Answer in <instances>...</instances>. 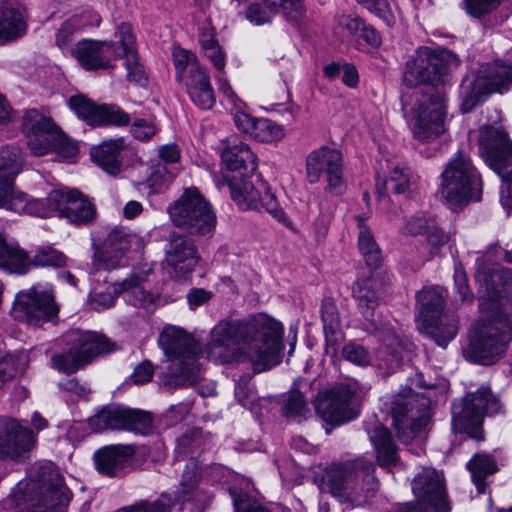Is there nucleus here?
Listing matches in <instances>:
<instances>
[{"label":"nucleus","instance_id":"423d86ee","mask_svg":"<svg viewBox=\"0 0 512 512\" xmlns=\"http://www.w3.org/2000/svg\"><path fill=\"white\" fill-rule=\"evenodd\" d=\"M167 214L173 226L189 236L210 238L215 232L216 214L197 188H185L179 198L167 207Z\"/></svg>","mask_w":512,"mask_h":512},{"label":"nucleus","instance_id":"bb28decb","mask_svg":"<svg viewBox=\"0 0 512 512\" xmlns=\"http://www.w3.org/2000/svg\"><path fill=\"white\" fill-rule=\"evenodd\" d=\"M133 246L139 247V237L124 229H114L107 236L103 251L96 258V266L113 269L121 265L123 255Z\"/></svg>","mask_w":512,"mask_h":512},{"label":"nucleus","instance_id":"6e6d98bb","mask_svg":"<svg viewBox=\"0 0 512 512\" xmlns=\"http://www.w3.org/2000/svg\"><path fill=\"white\" fill-rule=\"evenodd\" d=\"M283 415L286 417L306 418L310 412L304 397L299 391H291L283 401Z\"/></svg>","mask_w":512,"mask_h":512},{"label":"nucleus","instance_id":"58836bf2","mask_svg":"<svg viewBox=\"0 0 512 512\" xmlns=\"http://www.w3.org/2000/svg\"><path fill=\"white\" fill-rule=\"evenodd\" d=\"M370 439L376 449L377 461L380 465L388 466L397 461V448L386 427L376 424L370 432Z\"/></svg>","mask_w":512,"mask_h":512},{"label":"nucleus","instance_id":"052dcab7","mask_svg":"<svg viewBox=\"0 0 512 512\" xmlns=\"http://www.w3.org/2000/svg\"><path fill=\"white\" fill-rule=\"evenodd\" d=\"M342 356L345 360L362 367L368 366L372 361V357L367 349L356 343L345 345L342 350Z\"/></svg>","mask_w":512,"mask_h":512},{"label":"nucleus","instance_id":"f257e3e1","mask_svg":"<svg viewBox=\"0 0 512 512\" xmlns=\"http://www.w3.org/2000/svg\"><path fill=\"white\" fill-rule=\"evenodd\" d=\"M283 333V325L266 314L246 321H221L210 333L207 355L219 363L245 357L260 373L280 363Z\"/></svg>","mask_w":512,"mask_h":512},{"label":"nucleus","instance_id":"f03ea898","mask_svg":"<svg viewBox=\"0 0 512 512\" xmlns=\"http://www.w3.org/2000/svg\"><path fill=\"white\" fill-rule=\"evenodd\" d=\"M23 164V155L18 147L0 148V207L42 218L58 215L76 225L88 224L95 219L94 204L76 189H57L51 191L46 199L29 200L27 194L14 186Z\"/></svg>","mask_w":512,"mask_h":512},{"label":"nucleus","instance_id":"9b49d317","mask_svg":"<svg viewBox=\"0 0 512 512\" xmlns=\"http://www.w3.org/2000/svg\"><path fill=\"white\" fill-rule=\"evenodd\" d=\"M501 410L498 398L489 387L481 386L476 392L467 394L461 401L453 403L452 426L456 432L467 433L471 438L482 440V421L485 414H496Z\"/></svg>","mask_w":512,"mask_h":512},{"label":"nucleus","instance_id":"bf43d9fd","mask_svg":"<svg viewBox=\"0 0 512 512\" xmlns=\"http://www.w3.org/2000/svg\"><path fill=\"white\" fill-rule=\"evenodd\" d=\"M424 237L431 256L438 255L441 248L450 241V235L439 226L438 222L435 223L434 228L427 231Z\"/></svg>","mask_w":512,"mask_h":512},{"label":"nucleus","instance_id":"338daca9","mask_svg":"<svg viewBox=\"0 0 512 512\" xmlns=\"http://www.w3.org/2000/svg\"><path fill=\"white\" fill-rule=\"evenodd\" d=\"M76 19L71 18L64 22L59 29L56 37V41L59 47L65 48L71 42V36L77 28Z\"/></svg>","mask_w":512,"mask_h":512},{"label":"nucleus","instance_id":"5701e85b","mask_svg":"<svg viewBox=\"0 0 512 512\" xmlns=\"http://www.w3.org/2000/svg\"><path fill=\"white\" fill-rule=\"evenodd\" d=\"M412 491L416 498L435 512L452 509L443 481L435 470L424 469L413 479Z\"/></svg>","mask_w":512,"mask_h":512},{"label":"nucleus","instance_id":"69168bd1","mask_svg":"<svg viewBox=\"0 0 512 512\" xmlns=\"http://www.w3.org/2000/svg\"><path fill=\"white\" fill-rule=\"evenodd\" d=\"M265 208L267 212L272 214L280 221H284L286 216L282 209L279 208L278 202L271 191H265L264 195L260 194V208Z\"/></svg>","mask_w":512,"mask_h":512},{"label":"nucleus","instance_id":"774afa93","mask_svg":"<svg viewBox=\"0 0 512 512\" xmlns=\"http://www.w3.org/2000/svg\"><path fill=\"white\" fill-rule=\"evenodd\" d=\"M203 53L218 71L224 70L226 57L219 43L203 49Z\"/></svg>","mask_w":512,"mask_h":512},{"label":"nucleus","instance_id":"39448f33","mask_svg":"<svg viewBox=\"0 0 512 512\" xmlns=\"http://www.w3.org/2000/svg\"><path fill=\"white\" fill-rule=\"evenodd\" d=\"M481 312L485 319L475 325L464 353L471 362L489 365L506 351L512 339V304L502 301L497 304V312Z\"/></svg>","mask_w":512,"mask_h":512},{"label":"nucleus","instance_id":"aec40b11","mask_svg":"<svg viewBox=\"0 0 512 512\" xmlns=\"http://www.w3.org/2000/svg\"><path fill=\"white\" fill-rule=\"evenodd\" d=\"M70 108L90 126H126L131 117L117 105H96L84 96L69 99Z\"/></svg>","mask_w":512,"mask_h":512},{"label":"nucleus","instance_id":"2f4dec72","mask_svg":"<svg viewBox=\"0 0 512 512\" xmlns=\"http://www.w3.org/2000/svg\"><path fill=\"white\" fill-rule=\"evenodd\" d=\"M25 28L23 8L18 0L0 1V44L20 37Z\"/></svg>","mask_w":512,"mask_h":512},{"label":"nucleus","instance_id":"c03bdc74","mask_svg":"<svg viewBox=\"0 0 512 512\" xmlns=\"http://www.w3.org/2000/svg\"><path fill=\"white\" fill-rule=\"evenodd\" d=\"M403 346L398 337H393L390 343H386L377 353V367L390 374L398 369L403 361Z\"/></svg>","mask_w":512,"mask_h":512},{"label":"nucleus","instance_id":"f3484780","mask_svg":"<svg viewBox=\"0 0 512 512\" xmlns=\"http://www.w3.org/2000/svg\"><path fill=\"white\" fill-rule=\"evenodd\" d=\"M445 98L438 91L422 95L413 115V136L420 141H431L446 131Z\"/></svg>","mask_w":512,"mask_h":512},{"label":"nucleus","instance_id":"09e8293b","mask_svg":"<svg viewBox=\"0 0 512 512\" xmlns=\"http://www.w3.org/2000/svg\"><path fill=\"white\" fill-rule=\"evenodd\" d=\"M22 127L26 135L59 129L50 118L44 116L36 109L26 110L23 116Z\"/></svg>","mask_w":512,"mask_h":512},{"label":"nucleus","instance_id":"a878e982","mask_svg":"<svg viewBox=\"0 0 512 512\" xmlns=\"http://www.w3.org/2000/svg\"><path fill=\"white\" fill-rule=\"evenodd\" d=\"M73 55L86 70L109 68L112 56H121L114 43L90 39L79 41Z\"/></svg>","mask_w":512,"mask_h":512},{"label":"nucleus","instance_id":"7ed1b4c3","mask_svg":"<svg viewBox=\"0 0 512 512\" xmlns=\"http://www.w3.org/2000/svg\"><path fill=\"white\" fill-rule=\"evenodd\" d=\"M159 345L169 362L158 378L168 390L191 386L201 380L200 347L185 330L166 326L159 336Z\"/></svg>","mask_w":512,"mask_h":512},{"label":"nucleus","instance_id":"3c124183","mask_svg":"<svg viewBox=\"0 0 512 512\" xmlns=\"http://www.w3.org/2000/svg\"><path fill=\"white\" fill-rule=\"evenodd\" d=\"M67 263V257L61 251L52 246L39 247L31 258V266L37 267H62Z\"/></svg>","mask_w":512,"mask_h":512},{"label":"nucleus","instance_id":"79ce46f5","mask_svg":"<svg viewBox=\"0 0 512 512\" xmlns=\"http://www.w3.org/2000/svg\"><path fill=\"white\" fill-rule=\"evenodd\" d=\"M119 287L124 293L125 300L133 306L142 307L147 311H152L155 308V296L144 288L138 277L124 280Z\"/></svg>","mask_w":512,"mask_h":512},{"label":"nucleus","instance_id":"8fccbe9b","mask_svg":"<svg viewBox=\"0 0 512 512\" xmlns=\"http://www.w3.org/2000/svg\"><path fill=\"white\" fill-rule=\"evenodd\" d=\"M250 136L259 142L268 143L282 139L284 130L270 119L257 118Z\"/></svg>","mask_w":512,"mask_h":512},{"label":"nucleus","instance_id":"864d4df0","mask_svg":"<svg viewBox=\"0 0 512 512\" xmlns=\"http://www.w3.org/2000/svg\"><path fill=\"white\" fill-rule=\"evenodd\" d=\"M118 292H121L119 284H108L102 288H94L89 296L91 307L98 311L110 308L113 306Z\"/></svg>","mask_w":512,"mask_h":512},{"label":"nucleus","instance_id":"ea45409f","mask_svg":"<svg viewBox=\"0 0 512 512\" xmlns=\"http://www.w3.org/2000/svg\"><path fill=\"white\" fill-rule=\"evenodd\" d=\"M70 501V492L63 480L56 475L48 485L43 486V497L39 499L38 506L49 510L67 508Z\"/></svg>","mask_w":512,"mask_h":512},{"label":"nucleus","instance_id":"e2e57ef3","mask_svg":"<svg viewBox=\"0 0 512 512\" xmlns=\"http://www.w3.org/2000/svg\"><path fill=\"white\" fill-rule=\"evenodd\" d=\"M502 0H465L466 10L473 17H481L496 9Z\"/></svg>","mask_w":512,"mask_h":512},{"label":"nucleus","instance_id":"4c0bfd02","mask_svg":"<svg viewBox=\"0 0 512 512\" xmlns=\"http://www.w3.org/2000/svg\"><path fill=\"white\" fill-rule=\"evenodd\" d=\"M246 178L241 176L228 181L231 197L243 210H258L260 209V192Z\"/></svg>","mask_w":512,"mask_h":512},{"label":"nucleus","instance_id":"72a5a7b5","mask_svg":"<svg viewBox=\"0 0 512 512\" xmlns=\"http://www.w3.org/2000/svg\"><path fill=\"white\" fill-rule=\"evenodd\" d=\"M321 319L326 341V353L336 355L338 345L343 340L341 332V320L335 302L331 298H325L321 305Z\"/></svg>","mask_w":512,"mask_h":512},{"label":"nucleus","instance_id":"4468645a","mask_svg":"<svg viewBox=\"0 0 512 512\" xmlns=\"http://www.w3.org/2000/svg\"><path fill=\"white\" fill-rule=\"evenodd\" d=\"M479 150L487 163L504 181L510 182L507 196H502V204L512 207V176L503 174L504 170L512 165V142L507 134L499 128L485 126L480 130Z\"/></svg>","mask_w":512,"mask_h":512},{"label":"nucleus","instance_id":"a19ab883","mask_svg":"<svg viewBox=\"0 0 512 512\" xmlns=\"http://www.w3.org/2000/svg\"><path fill=\"white\" fill-rule=\"evenodd\" d=\"M359 235H358V247L361 254L364 257L366 264L371 268H378L382 264V254L375 238L369 229L364 224L365 218L357 216Z\"/></svg>","mask_w":512,"mask_h":512},{"label":"nucleus","instance_id":"1a4fd4ad","mask_svg":"<svg viewBox=\"0 0 512 512\" xmlns=\"http://www.w3.org/2000/svg\"><path fill=\"white\" fill-rule=\"evenodd\" d=\"M201 480L200 467L195 459L186 464L180 481V495L172 497L163 493L155 501L141 500L132 505L119 509L118 512H166L184 510L185 501H195L199 508L205 509L212 500V495L198 489Z\"/></svg>","mask_w":512,"mask_h":512},{"label":"nucleus","instance_id":"7c9ffc66","mask_svg":"<svg viewBox=\"0 0 512 512\" xmlns=\"http://www.w3.org/2000/svg\"><path fill=\"white\" fill-rule=\"evenodd\" d=\"M28 146L35 156H43L51 151L63 153L66 157L74 156L78 148L75 143L62 133L60 129H52L43 133L27 135Z\"/></svg>","mask_w":512,"mask_h":512},{"label":"nucleus","instance_id":"37998d69","mask_svg":"<svg viewBox=\"0 0 512 512\" xmlns=\"http://www.w3.org/2000/svg\"><path fill=\"white\" fill-rule=\"evenodd\" d=\"M467 468L471 473L472 480L479 493L484 492L485 479L497 471L495 460L487 453H477L467 463Z\"/></svg>","mask_w":512,"mask_h":512},{"label":"nucleus","instance_id":"473e14b6","mask_svg":"<svg viewBox=\"0 0 512 512\" xmlns=\"http://www.w3.org/2000/svg\"><path fill=\"white\" fill-rule=\"evenodd\" d=\"M187 94L191 101L200 109H211L216 101L215 92L210 82V77L204 69L192 71L183 81Z\"/></svg>","mask_w":512,"mask_h":512},{"label":"nucleus","instance_id":"2eb2a0df","mask_svg":"<svg viewBox=\"0 0 512 512\" xmlns=\"http://www.w3.org/2000/svg\"><path fill=\"white\" fill-rule=\"evenodd\" d=\"M150 413L125 406H106L88 419L94 432L124 430L135 434H148L152 429Z\"/></svg>","mask_w":512,"mask_h":512},{"label":"nucleus","instance_id":"b1692460","mask_svg":"<svg viewBox=\"0 0 512 512\" xmlns=\"http://www.w3.org/2000/svg\"><path fill=\"white\" fill-rule=\"evenodd\" d=\"M34 442L31 429L22 426L16 419L0 417V458H23Z\"/></svg>","mask_w":512,"mask_h":512},{"label":"nucleus","instance_id":"5fc2aeb1","mask_svg":"<svg viewBox=\"0 0 512 512\" xmlns=\"http://www.w3.org/2000/svg\"><path fill=\"white\" fill-rule=\"evenodd\" d=\"M436 222L435 217L427 213H417L406 220L402 232L410 236H425L429 229L434 228Z\"/></svg>","mask_w":512,"mask_h":512},{"label":"nucleus","instance_id":"4d7b16f0","mask_svg":"<svg viewBox=\"0 0 512 512\" xmlns=\"http://www.w3.org/2000/svg\"><path fill=\"white\" fill-rule=\"evenodd\" d=\"M230 495L233 500L235 512H267L257 499L240 489L231 488Z\"/></svg>","mask_w":512,"mask_h":512},{"label":"nucleus","instance_id":"f8f14e48","mask_svg":"<svg viewBox=\"0 0 512 512\" xmlns=\"http://www.w3.org/2000/svg\"><path fill=\"white\" fill-rule=\"evenodd\" d=\"M393 425L399 440L410 443L427 426L430 420L429 400L423 394L404 388L391 404Z\"/></svg>","mask_w":512,"mask_h":512},{"label":"nucleus","instance_id":"393cba45","mask_svg":"<svg viewBox=\"0 0 512 512\" xmlns=\"http://www.w3.org/2000/svg\"><path fill=\"white\" fill-rule=\"evenodd\" d=\"M64 341L76 351L85 365L101 354L116 350L114 342L91 331L70 330L65 334Z\"/></svg>","mask_w":512,"mask_h":512},{"label":"nucleus","instance_id":"dca6fc26","mask_svg":"<svg viewBox=\"0 0 512 512\" xmlns=\"http://www.w3.org/2000/svg\"><path fill=\"white\" fill-rule=\"evenodd\" d=\"M326 175L327 188L333 195H341L346 190L343 173L342 153L334 148L322 146L311 151L306 158V177L310 184L319 182Z\"/></svg>","mask_w":512,"mask_h":512},{"label":"nucleus","instance_id":"9d476101","mask_svg":"<svg viewBox=\"0 0 512 512\" xmlns=\"http://www.w3.org/2000/svg\"><path fill=\"white\" fill-rule=\"evenodd\" d=\"M511 85L512 65L502 61L481 65L476 75L465 77L460 84L461 110L470 112L486 95L502 93Z\"/></svg>","mask_w":512,"mask_h":512},{"label":"nucleus","instance_id":"a18cd8bd","mask_svg":"<svg viewBox=\"0 0 512 512\" xmlns=\"http://www.w3.org/2000/svg\"><path fill=\"white\" fill-rule=\"evenodd\" d=\"M411 174L409 169L394 167L390 176L383 182L382 187L377 186L379 196H385L387 193L396 195L404 194L410 187Z\"/></svg>","mask_w":512,"mask_h":512},{"label":"nucleus","instance_id":"4be33fe9","mask_svg":"<svg viewBox=\"0 0 512 512\" xmlns=\"http://www.w3.org/2000/svg\"><path fill=\"white\" fill-rule=\"evenodd\" d=\"M168 241L165 258L168 273L178 279L184 278L195 269L200 260L196 245L187 235L177 232L171 233Z\"/></svg>","mask_w":512,"mask_h":512},{"label":"nucleus","instance_id":"c9c22d12","mask_svg":"<svg viewBox=\"0 0 512 512\" xmlns=\"http://www.w3.org/2000/svg\"><path fill=\"white\" fill-rule=\"evenodd\" d=\"M379 281L373 275L359 278L353 285V297L358 303V308L365 318L373 316L375 308L378 306Z\"/></svg>","mask_w":512,"mask_h":512},{"label":"nucleus","instance_id":"49530a36","mask_svg":"<svg viewBox=\"0 0 512 512\" xmlns=\"http://www.w3.org/2000/svg\"><path fill=\"white\" fill-rule=\"evenodd\" d=\"M173 62L176 70V78L179 82L183 81L192 71L203 69L195 54L181 47H174L172 51Z\"/></svg>","mask_w":512,"mask_h":512},{"label":"nucleus","instance_id":"13d9d810","mask_svg":"<svg viewBox=\"0 0 512 512\" xmlns=\"http://www.w3.org/2000/svg\"><path fill=\"white\" fill-rule=\"evenodd\" d=\"M454 289L455 293L459 296V299H455L456 302L461 303H471L474 300V294L472 293L469 285L467 274L462 268V266L458 265L455 267L454 271Z\"/></svg>","mask_w":512,"mask_h":512},{"label":"nucleus","instance_id":"412c9836","mask_svg":"<svg viewBox=\"0 0 512 512\" xmlns=\"http://www.w3.org/2000/svg\"><path fill=\"white\" fill-rule=\"evenodd\" d=\"M14 310L22 313L29 324L36 326L51 321L58 312L51 293L38 291L35 287L16 295Z\"/></svg>","mask_w":512,"mask_h":512},{"label":"nucleus","instance_id":"0eeeda50","mask_svg":"<svg viewBox=\"0 0 512 512\" xmlns=\"http://www.w3.org/2000/svg\"><path fill=\"white\" fill-rule=\"evenodd\" d=\"M441 195L454 207L467 205L471 200H479L482 191L480 176L470 157L459 150L447 163L441 174Z\"/></svg>","mask_w":512,"mask_h":512},{"label":"nucleus","instance_id":"c756f323","mask_svg":"<svg viewBox=\"0 0 512 512\" xmlns=\"http://www.w3.org/2000/svg\"><path fill=\"white\" fill-rule=\"evenodd\" d=\"M135 455V449L131 445H111L98 450L95 455L97 470L107 476H117L127 467Z\"/></svg>","mask_w":512,"mask_h":512},{"label":"nucleus","instance_id":"e433bc0d","mask_svg":"<svg viewBox=\"0 0 512 512\" xmlns=\"http://www.w3.org/2000/svg\"><path fill=\"white\" fill-rule=\"evenodd\" d=\"M122 138L103 142L91 151V157L95 163L105 172L116 176L121 171V162L118 157L123 147Z\"/></svg>","mask_w":512,"mask_h":512},{"label":"nucleus","instance_id":"cd10ccee","mask_svg":"<svg viewBox=\"0 0 512 512\" xmlns=\"http://www.w3.org/2000/svg\"><path fill=\"white\" fill-rule=\"evenodd\" d=\"M223 145L221 160L228 170L243 177L251 176L256 171L257 157L246 143L227 139Z\"/></svg>","mask_w":512,"mask_h":512},{"label":"nucleus","instance_id":"6e6552de","mask_svg":"<svg viewBox=\"0 0 512 512\" xmlns=\"http://www.w3.org/2000/svg\"><path fill=\"white\" fill-rule=\"evenodd\" d=\"M446 294L445 288L434 286L422 289L416 297L419 329L442 347L447 346L458 330L457 320L442 314Z\"/></svg>","mask_w":512,"mask_h":512},{"label":"nucleus","instance_id":"ddd939ff","mask_svg":"<svg viewBox=\"0 0 512 512\" xmlns=\"http://www.w3.org/2000/svg\"><path fill=\"white\" fill-rule=\"evenodd\" d=\"M459 62L457 55L447 49L420 48L415 57L407 62L403 81L410 87L436 85L443 82L444 77L457 68Z\"/></svg>","mask_w":512,"mask_h":512},{"label":"nucleus","instance_id":"de8ad7c7","mask_svg":"<svg viewBox=\"0 0 512 512\" xmlns=\"http://www.w3.org/2000/svg\"><path fill=\"white\" fill-rule=\"evenodd\" d=\"M283 3L284 0H264L252 4L247 11V18L256 25L270 22Z\"/></svg>","mask_w":512,"mask_h":512},{"label":"nucleus","instance_id":"c85d7f7f","mask_svg":"<svg viewBox=\"0 0 512 512\" xmlns=\"http://www.w3.org/2000/svg\"><path fill=\"white\" fill-rule=\"evenodd\" d=\"M116 36L119 38L121 46L120 57L125 58L128 81L140 86L146 85L148 78L134 48L135 40L131 26L127 23L120 24Z\"/></svg>","mask_w":512,"mask_h":512},{"label":"nucleus","instance_id":"603ef678","mask_svg":"<svg viewBox=\"0 0 512 512\" xmlns=\"http://www.w3.org/2000/svg\"><path fill=\"white\" fill-rule=\"evenodd\" d=\"M51 366L60 372L70 375L85 366V364L76 351L67 346L65 352L57 353L52 356Z\"/></svg>","mask_w":512,"mask_h":512},{"label":"nucleus","instance_id":"f704fd0d","mask_svg":"<svg viewBox=\"0 0 512 512\" xmlns=\"http://www.w3.org/2000/svg\"><path fill=\"white\" fill-rule=\"evenodd\" d=\"M31 267L28 253L17 244H9L0 233V269L8 273L26 274Z\"/></svg>","mask_w":512,"mask_h":512},{"label":"nucleus","instance_id":"20e7f679","mask_svg":"<svg viewBox=\"0 0 512 512\" xmlns=\"http://www.w3.org/2000/svg\"><path fill=\"white\" fill-rule=\"evenodd\" d=\"M373 472V465L364 467L360 461L335 463L325 469L319 487L348 504L347 509L363 508L378 488Z\"/></svg>","mask_w":512,"mask_h":512},{"label":"nucleus","instance_id":"680f3d73","mask_svg":"<svg viewBox=\"0 0 512 512\" xmlns=\"http://www.w3.org/2000/svg\"><path fill=\"white\" fill-rule=\"evenodd\" d=\"M369 11L383 19L389 26L393 24L394 18L387 0H357Z\"/></svg>","mask_w":512,"mask_h":512},{"label":"nucleus","instance_id":"6ab92c4d","mask_svg":"<svg viewBox=\"0 0 512 512\" xmlns=\"http://www.w3.org/2000/svg\"><path fill=\"white\" fill-rule=\"evenodd\" d=\"M355 390L347 384H341L318 396L316 410L327 423L342 424L354 419L357 413L350 407Z\"/></svg>","mask_w":512,"mask_h":512},{"label":"nucleus","instance_id":"0e129e2a","mask_svg":"<svg viewBox=\"0 0 512 512\" xmlns=\"http://www.w3.org/2000/svg\"><path fill=\"white\" fill-rule=\"evenodd\" d=\"M157 132L155 125L145 119H136L131 126L132 135L141 141L151 139Z\"/></svg>","mask_w":512,"mask_h":512},{"label":"nucleus","instance_id":"a211bd4d","mask_svg":"<svg viewBox=\"0 0 512 512\" xmlns=\"http://www.w3.org/2000/svg\"><path fill=\"white\" fill-rule=\"evenodd\" d=\"M475 279L480 286V311L497 312V304L506 300L512 304L510 298L503 296L512 289V272L508 268L481 266L475 274Z\"/></svg>","mask_w":512,"mask_h":512}]
</instances>
